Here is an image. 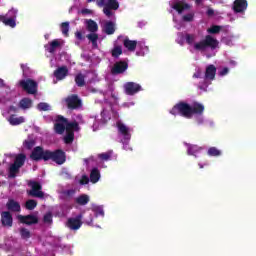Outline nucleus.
Here are the masks:
<instances>
[{
    "mask_svg": "<svg viewBox=\"0 0 256 256\" xmlns=\"http://www.w3.org/2000/svg\"><path fill=\"white\" fill-rule=\"evenodd\" d=\"M188 43L190 51L192 53H195L196 51H199L200 53H205L207 49H217L219 47V41L215 39L211 35H207L205 39L201 40V37L199 35H193V34H188L186 36H183V34H179L177 38V43L180 45H183L185 42Z\"/></svg>",
    "mask_w": 256,
    "mask_h": 256,
    "instance_id": "f257e3e1",
    "label": "nucleus"
},
{
    "mask_svg": "<svg viewBox=\"0 0 256 256\" xmlns=\"http://www.w3.org/2000/svg\"><path fill=\"white\" fill-rule=\"evenodd\" d=\"M56 133L60 135L66 129V136L64 137L65 143H73L75 135L73 131H79V124L77 122L68 123L63 116H58L56 119V124L54 125Z\"/></svg>",
    "mask_w": 256,
    "mask_h": 256,
    "instance_id": "f03ea898",
    "label": "nucleus"
},
{
    "mask_svg": "<svg viewBox=\"0 0 256 256\" xmlns=\"http://www.w3.org/2000/svg\"><path fill=\"white\" fill-rule=\"evenodd\" d=\"M203 111H205L203 104L194 103L191 107L189 104L179 103L172 108L170 113L171 115H182L183 117L190 119V117H193L194 113L196 115H201Z\"/></svg>",
    "mask_w": 256,
    "mask_h": 256,
    "instance_id": "7ed1b4c3",
    "label": "nucleus"
},
{
    "mask_svg": "<svg viewBox=\"0 0 256 256\" xmlns=\"http://www.w3.org/2000/svg\"><path fill=\"white\" fill-rule=\"evenodd\" d=\"M97 5L98 7H104L103 13L106 17H113L115 15L113 11L119 9V2L117 0H102Z\"/></svg>",
    "mask_w": 256,
    "mask_h": 256,
    "instance_id": "20e7f679",
    "label": "nucleus"
},
{
    "mask_svg": "<svg viewBox=\"0 0 256 256\" xmlns=\"http://www.w3.org/2000/svg\"><path fill=\"white\" fill-rule=\"evenodd\" d=\"M116 126H117V129H118V133L121 137V141L124 145V149H126V151H127V150H129V148H127V143L131 139V128L127 127L121 121H118Z\"/></svg>",
    "mask_w": 256,
    "mask_h": 256,
    "instance_id": "39448f33",
    "label": "nucleus"
},
{
    "mask_svg": "<svg viewBox=\"0 0 256 256\" xmlns=\"http://www.w3.org/2000/svg\"><path fill=\"white\" fill-rule=\"evenodd\" d=\"M49 159H52L58 165H63L65 163V153L61 150H57L56 152L48 151L45 153L44 161H49Z\"/></svg>",
    "mask_w": 256,
    "mask_h": 256,
    "instance_id": "423d86ee",
    "label": "nucleus"
},
{
    "mask_svg": "<svg viewBox=\"0 0 256 256\" xmlns=\"http://www.w3.org/2000/svg\"><path fill=\"white\" fill-rule=\"evenodd\" d=\"M169 4L170 7L174 9V11H177L179 15L187 13V11L191 9V6L183 0H171Z\"/></svg>",
    "mask_w": 256,
    "mask_h": 256,
    "instance_id": "0eeeda50",
    "label": "nucleus"
},
{
    "mask_svg": "<svg viewBox=\"0 0 256 256\" xmlns=\"http://www.w3.org/2000/svg\"><path fill=\"white\" fill-rule=\"evenodd\" d=\"M25 163V155L19 154L16 156L14 163L10 166V174L9 177H15L17 173H19V169L23 167Z\"/></svg>",
    "mask_w": 256,
    "mask_h": 256,
    "instance_id": "6e6552de",
    "label": "nucleus"
},
{
    "mask_svg": "<svg viewBox=\"0 0 256 256\" xmlns=\"http://www.w3.org/2000/svg\"><path fill=\"white\" fill-rule=\"evenodd\" d=\"M15 19H17V10L11 9L5 16H0V21L8 27H16Z\"/></svg>",
    "mask_w": 256,
    "mask_h": 256,
    "instance_id": "1a4fd4ad",
    "label": "nucleus"
},
{
    "mask_svg": "<svg viewBox=\"0 0 256 256\" xmlns=\"http://www.w3.org/2000/svg\"><path fill=\"white\" fill-rule=\"evenodd\" d=\"M11 97V89L5 85L3 79H0V103H7V101H11Z\"/></svg>",
    "mask_w": 256,
    "mask_h": 256,
    "instance_id": "9d476101",
    "label": "nucleus"
},
{
    "mask_svg": "<svg viewBox=\"0 0 256 256\" xmlns=\"http://www.w3.org/2000/svg\"><path fill=\"white\" fill-rule=\"evenodd\" d=\"M20 87L30 95H35V93H37V82L31 79L20 81Z\"/></svg>",
    "mask_w": 256,
    "mask_h": 256,
    "instance_id": "9b49d317",
    "label": "nucleus"
},
{
    "mask_svg": "<svg viewBox=\"0 0 256 256\" xmlns=\"http://www.w3.org/2000/svg\"><path fill=\"white\" fill-rule=\"evenodd\" d=\"M81 219H83V215L81 214L76 217L69 218L66 224L67 228L71 229L72 231H77L78 229H81V225H83Z\"/></svg>",
    "mask_w": 256,
    "mask_h": 256,
    "instance_id": "f8f14e48",
    "label": "nucleus"
},
{
    "mask_svg": "<svg viewBox=\"0 0 256 256\" xmlns=\"http://www.w3.org/2000/svg\"><path fill=\"white\" fill-rule=\"evenodd\" d=\"M126 95H135L141 91V85L135 82H128L124 85Z\"/></svg>",
    "mask_w": 256,
    "mask_h": 256,
    "instance_id": "ddd939ff",
    "label": "nucleus"
},
{
    "mask_svg": "<svg viewBox=\"0 0 256 256\" xmlns=\"http://www.w3.org/2000/svg\"><path fill=\"white\" fill-rule=\"evenodd\" d=\"M31 190L29 191V195L32 197L43 198V191H41V184L37 182H30Z\"/></svg>",
    "mask_w": 256,
    "mask_h": 256,
    "instance_id": "4468645a",
    "label": "nucleus"
},
{
    "mask_svg": "<svg viewBox=\"0 0 256 256\" xmlns=\"http://www.w3.org/2000/svg\"><path fill=\"white\" fill-rule=\"evenodd\" d=\"M46 153H49V151H47V150L43 151V148L38 146V147L34 148L30 157H31V159H33V161H40V159L45 160Z\"/></svg>",
    "mask_w": 256,
    "mask_h": 256,
    "instance_id": "2eb2a0df",
    "label": "nucleus"
},
{
    "mask_svg": "<svg viewBox=\"0 0 256 256\" xmlns=\"http://www.w3.org/2000/svg\"><path fill=\"white\" fill-rule=\"evenodd\" d=\"M17 219L20 221V223H25V225H34V223H37V221H39L37 216H33V215H28V216L18 215Z\"/></svg>",
    "mask_w": 256,
    "mask_h": 256,
    "instance_id": "dca6fc26",
    "label": "nucleus"
},
{
    "mask_svg": "<svg viewBox=\"0 0 256 256\" xmlns=\"http://www.w3.org/2000/svg\"><path fill=\"white\" fill-rule=\"evenodd\" d=\"M66 104L69 109H77L81 107V100L77 96H70L66 99Z\"/></svg>",
    "mask_w": 256,
    "mask_h": 256,
    "instance_id": "f3484780",
    "label": "nucleus"
},
{
    "mask_svg": "<svg viewBox=\"0 0 256 256\" xmlns=\"http://www.w3.org/2000/svg\"><path fill=\"white\" fill-rule=\"evenodd\" d=\"M127 63L126 62H118L114 64V67L112 68V73L114 75H118L119 73H124V71H127Z\"/></svg>",
    "mask_w": 256,
    "mask_h": 256,
    "instance_id": "a211bd4d",
    "label": "nucleus"
},
{
    "mask_svg": "<svg viewBox=\"0 0 256 256\" xmlns=\"http://www.w3.org/2000/svg\"><path fill=\"white\" fill-rule=\"evenodd\" d=\"M233 9L236 13H243L247 9V0H236Z\"/></svg>",
    "mask_w": 256,
    "mask_h": 256,
    "instance_id": "6ab92c4d",
    "label": "nucleus"
},
{
    "mask_svg": "<svg viewBox=\"0 0 256 256\" xmlns=\"http://www.w3.org/2000/svg\"><path fill=\"white\" fill-rule=\"evenodd\" d=\"M63 40L61 39H56L53 40L50 44L46 45V51H49V53H53L54 51H56L57 49H59V47L61 45H63Z\"/></svg>",
    "mask_w": 256,
    "mask_h": 256,
    "instance_id": "aec40b11",
    "label": "nucleus"
},
{
    "mask_svg": "<svg viewBox=\"0 0 256 256\" xmlns=\"http://www.w3.org/2000/svg\"><path fill=\"white\" fill-rule=\"evenodd\" d=\"M1 221H2V225H4V227H11L13 225V217H11V213L2 212Z\"/></svg>",
    "mask_w": 256,
    "mask_h": 256,
    "instance_id": "412c9836",
    "label": "nucleus"
},
{
    "mask_svg": "<svg viewBox=\"0 0 256 256\" xmlns=\"http://www.w3.org/2000/svg\"><path fill=\"white\" fill-rule=\"evenodd\" d=\"M67 73H69L67 67H60L54 72V77L57 79V81H62V79L67 77Z\"/></svg>",
    "mask_w": 256,
    "mask_h": 256,
    "instance_id": "4be33fe9",
    "label": "nucleus"
},
{
    "mask_svg": "<svg viewBox=\"0 0 256 256\" xmlns=\"http://www.w3.org/2000/svg\"><path fill=\"white\" fill-rule=\"evenodd\" d=\"M7 121L10 123V125H21L22 123H25V117L23 116H17V115H11L7 118Z\"/></svg>",
    "mask_w": 256,
    "mask_h": 256,
    "instance_id": "5701e85b",
    "label": "nucleus"
},
{
    "mask_svg": "<svg viewBox=\"0 0 256 256\" xmlns=\"http://www.w3.org/2000/svg\"><path fill=\"white\" fill-rule=\"evenodd\" d=\"M103 29L107 35H113L115 33V23L107 21L103 24Z\"/></svg>",
    "mask_w": 256,
    "mask_h": 256,
    "instance_id": "b1692460",
    "label": "nucleus"
},
{
    "mask_svg": "<svg viewBox=\"0 0 256 256\" xmlns=\"http://www.w3.org/2000/svg\"><path fill=\"white\" fill-rule=\"evenodd\" d=\"M216 71H217V69L215 68V66H213V65L208 66L206 68V74H205L206 79L213 81L215 79Z\"/></svg>",
    "mask_w": 256,
    "mask_h": 256,
    "instance_id": "393cba45",
    "label": "nucleus"
},
{
    "mask_svg": "<svg viewBox=\"0 0 256 256\" xmlns=\"http://www.w3.org/2000/svg\"><path fill=\"white\" fill-rule=\"evenodd\" d=\"M7 209L9 211L19 212L21 211V205H19L15 200H9L7 202Z\"/></svg>",
    "mask_w": 256,
    "mask_h": 256,
    "instance_id": "a878e982",
    "label": "nucleus"
},
{
    "mask_svg": "<svg viewBox=\"0 0 256 256\" xmlns=\"http://www.w3.org/2000/svg\"><path fill=\"white\" fill-rule=\"evenodd\" d=\"M19 107L20 109H31L33 107V100L29 98H23L19 102Z\"/></svg>",
    "mask_w": 256,
    "mask_h": 256,
    "instance_id": "bb28decb",
    "label": "nucleus"
},
{
    "mask_svg": "<svg viewBox=\"0 0 256 256\" xmlns=\"http://www.w3.org/2000/svg\"><path fill=\"white\" fill-rule=\"evenodd\" d=\"M138 50L136 52V55L140 56V57H143L146 53H149V47L145 46V42H140L138 45H137Z\"/></svg>",
    "mask_w": 256,
    "mask_h": 256,
    "instance_id": "cd10ccee",
    "label": "nucleus"
},
{
    "mask_svg": "<svg viewBox=\"0 0 256 256\" xmlns=\"http://www.w3.org/2000/svg\"><path fill=\"white\" fill-rule=\"evenodd\" d=\"M75 201L78 205H87V203H89V201H90V198H89V195L82 194V195L76 197Z\"/></svg>",
    "mask_w": 256,
    "mask_h": 256,
    "instance_id": "c85d7f7f",
    "label": "nucleus"
},
{
    "mask_svg": "<svg viewBox=\"0 0 256 256\" xmlns=\"http://www.w3.org/2000/svg\"><path fill=\"white\" fill-rule=\"evenodd\" d=\"M92 211L93 213H95V217H105V211L103 210V206L92 204Z\"/></svg>",
    "mask_w": 256,
    "mask_h": 256,
    "instance_id": "c756f323",
    "label": "nucleus"
},
{
    "mask_svg": "<svg viewBox=\"0 0 256 256\" xmlns=\"http://www.w3.org/2000/svg\"><path fill=\"white\" fill-rule=\"evenodd\" d=\"M86 27H87L88 31H90L91 33H95L99 29L97 22H95L93 20H87Z\"/></svg>",
    "mask_w": 256,
    "mask_h": 256,
    "instance_id": "7c9ffc66",
    "label": "nucleus"
},
{
    "mask_svg": "<svg viewBox=\"0 0 256 256\" xmlns=\"http://www.w3.org/2000/svg\"><path fill=\"white\" fill-rule=\"evenodd\" d=\"M124 47L128 49V51H135V48L137 47V42L129 39L124 40Z\"/></svg>",
    "mask_w": 256,
    "mask_h": 256,
    "instance_id": "2f4dec72",
    "label": "nucleus"
},
{
    "mask_svg": "<svg viewBox=\"0 0 256 256\" xmlns=\"http://www.w3.org/2000/svg\"><path fill=\"white\" fill-rule=\"evenodd\" d=\"M99 179H101V174L99 173V170L93 169L90 174L91 183H97Z\"/></svg>",
    "mask_w": 256,
    "mask_h": 256,
    "instance_id": "473e14b6",
    "label": "nucleus"
},
{
    "mask_svg": "<svg viewBox=\"0 0 256 256\" xmlns=\"http://www.w3.org/2000/svg\"><path fill=\"white\" fill-rule=\"evenodd\" d=\"M23 147H24V149H32V147H35V140L31 137H28L23 142Z\"/></svg>",
    "mask_w": 256,
    "mask_h": 256,
    "instance_id": "72a5a7b5",
    "label": "nucleus"
},
{
    "mask_svg": "<svg viewBox=\"0 0 256 256\" xmlns=\"http://www.w3.org/2000/svg\"><path fill=\"white\" fill-rule=\"evenodd\" d=\"M38 111H51V105L45 102H41L37 105Z\"/></svg>",
    "mask_w": 256,
    "mask_h": 256,
    "instance_id": "f704fd0d",
    "label": "nucleus"
},
{
    "mask_svg": "<svg viewBox=\"0 0 256 256\" xmlns=\"http://www.w3.org/2000/svg\"><path fill=\"white\" fill-rule=\"evenodd\" d=\"M208 155H210V157H219L221 151L215 147H211L208 149Z\"/></svg>",
    "mask_w": 256,
    "mask_h": 256,
    "instance_id": "c9c22d12",
    "label": "nucleus"
},
{
    "mask_svg": "<svg viewBox=\"0 0 256 256\" xmlns=\"http://www.w3.org/2000/svg\"><path fill=\"white\" fill-rule=\"evenodd\" d=\"M75 82L78 87H83V85H85V76H83V74H78L75 78Z\"/></svg>",
    "mask_w": 256,
    "mask_h": 256,
    "instance_id": "e433bc0d",
    "label": "nucleus"
},
{
    "mask_svg": "<svg viewBox=\"0 0 256 256\" xmlns=\"http://www.w3.org/2000/svg\"><path fill=\"white\" fill-rule=\"evenodd\" d=\"M112 154H113V152H111V151L99 154L98 159L100 161H109V159H111Z\"/></svg>",
    "mask_w": 256,
    "mask_h": 256,
    "instance_id": "4c0bfd02",
    "label": "nucleus"
},
{
    "mask_svg": "<svg viewBox=\"0 0 256 256\" xmlns=\"http://www.w3.org/2000/svg\"><path fill=\"white\" fill-rule=\"evenodd\" d=\"M87 38L89 41L92 42L94 47H97V39H99V36L95 32H92V34L87 35Z\"/></svg>",
    "mask_w": 256,
    "mask_h": 256,
    "instance_id": "58836bf2",
    "label": "nucleus"
},
{
    "mask_svg": "<svg viewBox=\"0 0 256 256\" xmlns=\"http://www.w3.org/2000/svg\"><path fill=\"white\" fill-rule=\"evenodd\" d=\"M194 17H195V13H193V11H189L186 15L182 17V21L191 22L193 21Z\"/></svg>",
    "mask_w": 256,
    "mask_h": 256,
    "instance_id": "ea45409f",
    "label": "nucleus"
},
{
    "mask_svg": "<svg viewBox=\"0 0 256 256\" xmlns=\"http://www.w3.org/2000/svg\"><path fill=\"white\" fill-rule=\"evenodd\" d=\"M102 119H111V106L108 109H104L101 113Z\"/></svg>",
    "mask_w": 256,
    "mask_h": 256,
    "instance_id": "a19ab883",
    "label": "nucleus"
},
{
    "mask_svg": "<svg viewBox=\"0 0 256 256\" xmlns=\"http://www.w3.org/2000/svg\"><path fill=\"white\" fill-rule=\"evenodd\" d=\"M37 207V201L35 200H28L26 202V209H29L30 211Z\"/></svg>",
    "mask_w": 256,
    "mask_h": 256,
    "instance_id": "79ce46f5",
    "label": "nucleus"
},
{
    "mask_svg": "<svg viewBox=\"0 0 256 256\" xmlns=\"http://www.w3.org/2000/svg\"><path fill=\"white\" fill-rule=\"evenodd\" d=\"M201 148H199L196 145L193 146H188V155H195V153H197V151H200Z\"/></svg>",
    "mask_w": 256,
    "mask_h": 256,
    "instance_id": "37998d69",
    "label": "nucleus"
},
{
    "mask_svg": "<svg viewBox=\"0 0 256 256\" xmlns=\"http://www.w3.org/2000/svg\"><path fill=\"white\" fill-rule=\"evenodd\" d=\"M121 53H123L121 46H116L112 50V57H118L119 55H121Z\"/></svg>",
    "mask_w": 256,
    "mask_h": 256,
    "instance_id": "c03bdc74",
    "label": "nucleus"
},
{
    "mask_svg": "<svg viewBox=\"0 0 256 256\" xmlns=\"http://www.w3.org/2000/svg\"><path fill=\"white\" fill-rule=\"evenodd\" d=\"M61 31H62L63 35H66V37H67V35L69 33V24H68V22H64V23L61 24Z\"/></svg>",
    "mask_w": 256,
    "mask_h": 256,
    "instance_id": "a18cd8bd",
    "label": "nucleus"
},
{
    "mask_svg": "<svg viewBox=\"0 0 256 256\" xmlns=\"http://www.w3.org/2000/svg\"><path fill=\"white\" fill-rule=\"evenodd\" d=\"M233 41H235V39L231 36H227L222 39V43H225V45H233Z\"/></svg>",
    "mask_w": 256,
    "mask_h": 256,
    "instance_id": "49530a36",
    "label": "nucleus"
},
{
    "mask_svg": "<svg viewBox=\"0 0 256 256\" xmlns=\"http://www.w3.org/2000/svg\"><path fill=\"white\" fill-rule=\"evenodd\" d=\"M208 33H219L221 31V26H212L210 28L207 29Z\"/></svg>",
    "mask_w": 256,
    "mask_h": 256,
    "instance_id": "de8ad7c7",
    "label": "nucleus"
},
{
    "mask_svg": "<svg viewBox=\"0 0 256 256\" xmlns=\"http://www.w3.org/2000/svg\"><path fill=\"white\" fill-rule=\"evenodd\" d=\"M21 235L24 239H29V237H30V233L27 229H22L21 230Z\"/></svg>",
    "mask_w": 256,
    "mask_h": 256,
    "instance_id": "09e8293b",
    "label": "nucleus"
},
{
    "mask_svg": "<svg viewBox=\"0 0 256 256\" xmlns=\"http://www.w3.org/2000/svg\"><path fill=\"white\" fill-rule=\"evenodd\" d=\"M53 219V216L51 215V213H48L44 216V223H51Z\"/></svg>",
    "mask_w": 256,
    "mask_h": 256,
    "instance_id": "8fccbe9b",
    "label": "nucleus"
},
{
    "mask_svg": "<svg viewBox=\"0 0 256 256\" xmlns=\"http://www.w3.org/2000/svg\"><path fill=\"white\" fill-rule=\"evenodd\" d=\"M80 185H87L89 183V178L87 176H82V178L79 180Z\"/></svg>",
    "mask_w": 256,
    "mask_h": 256,
    "instance_id": "3c124183",
    "label": "nucleus"
},
{
    "mask_svg": "<svg viewBox=\"0 0 256 256\" xmlns=\"http://www.w3.org/2000/svg\"><path fill=\"white\" fill-rule=\"evenodd\" d=\"M81 13L82 15H93V10L85 8L81 10Z\"/></svg>",
    "mask_w": 256,
    "mask_h": 256,
    "instance_id": "603ef678",
    "label": "nucleus"
},
{
    "mask_svg": "<svg viewBox=\"0 0 256 256\" xmlns=\"http://www.w3.org/2000/svg\"><path fill=\"white\" fill-rule=\"evenodd\" d=\"M227 73H229V69L228 68H223V70L219 72V75L221 77H224V75H227Z\"/></svg>",
    "mask_w": 256,
    "mask_h": 256,
    "instance_id": "864d4df0",
    "label": "nucleus"
},
{
    "mask_svg": "<svg viewBox=\"0 0 256 256\" xmlns=\"http://www.w3.org/2000/svg\"><path fill=\"white\" fill-rule=\"evenodd\" d=\"M22 70L24 75H29L28 71H29V67H27V65H22Z\"/></svg>",
    "mask_w": 256,
    "mask_h": 256,
    "instance_id": "5fc2aeb1",
    "label": "nucleus"
},
{
    "mask_svg": "<svg viewBox=\"0 0 256 256\" xmlns=\"http://www.w3.org/2000/svg\"><path fill=\"white\" fill-rule=\"evenodd\" d=\"M8 113H17V107L10 106L9 109H8Z\"/></svg>",
    "mask_w": 256,
    "mask_h": 256,
    "instance_id": "6e6d98bb",
    "label": "nucleus"
},
{
    "mask_svg": "<svg viewBox=\"0 0 256 256\" xmlns=\"http://www.w3.org/2000/svg\"><path fill=\"white\" fill-rule=\"evenodd\" d=\"M86 77H90L89 81H93L95 79V73L91 72L86 75Z\"/></svg>",
    "mask_w": 256,
    "mask_h": 256,
    "instance_id": "4d7b16f0",
    "label": "nucleus"
},
{
    "mask_svg": "<svg viewBox=\"0 0 256 256\" xmlns=\"http://www.w3.org/2000/svg\"><path fill=\"white\" fill-rule=\"evenodd\" d=\"M75 35H76V38L79 39L80 41L81 39H83V34L80 31L76 32Z\"/></svg>",
    "mask_w": 256,
    "mask_h": 256,
    "instance_id": "13d9d810",
    "label": "nucleus"
},
{
    "mask_svg": "<svg viewBox=\"0 0 256 256\" xmlns=\"http://www.w3.org/2000/svg\"><path fill=\"white\" fill-rule=\"evenodd\" d=\"M193 77H195L196 79H199V77H201V70H197L196 73H194Z\"/></svg>",
    "mask_w": 256,
    "mask_h": 256,
    "instance_id": "bf43d9fd",
    "label": "nucleus"
},
{
    "mask_svg": "<svg viewBox=\"0 0 256 256\" xmlns=\"http://www.w3.org/2000/svg\"><path fill=\"white\" fill-rule=\"evenodd\" d=\"M132 105H135V103H133V102H127V103H124V104H123L124 107H131Z\"/></svg>",
    "mask_w": 256,
    "mask_h": 256,
    "instance_id": "052dcab7",
    "label": "nucleus"
},
{
    "mask_svg": "<svg viewBox=\"0 0 256 256\" xmlns=\"http://www.w3.org/2000/svg\"><path fill=\"white\" fill-rule=\"evenodd\" d=\"M93 161H95V159L93 157H91L88 160H86L87 163H93Z\"/></svg>",
    "mask_w": 256,
    "mask_h": 256,
    "instance_id": "680f3d73",
    "label": "nucleus"
},
{
    "mask_svg": "<svg viewBox=\"0 0 256 256\" xmlns=\"http://www.w3.org/2000/svg\"><path fill=\"white\" fill-rule=\"evenodd\" d=\"M97 129H99V127L96 124H94L93 125V131H97Z\"/></svg>",
    "mask_w": 256,
    "mask_h": 256,
    "instance_id": "e2e57ef3",
    "label": "nucleus"
},
{
    "mask_svg": "<svg viewBox=\"0 0 256 256\" xmlns=\"http://www.w3.org/2000/svg\"><path fill=\"white\" fill-rule=\"evenodd\" d=\"M175 27H176L177 29H181V24H176Z\"/></svg>",
    "mask_w": 256,
    "mask_h": 256,
    "instance_id": "0e129e2a",
    "label": "nucleus"
},
{
    "mask_svg": "<svg viewBox=\"0 0 256 256\" xmlns=\"http://www.w3.org/2000/svg\"><path fill=\"white\" fill-rule=\"evenodd\" d=\"M208 15H213V10H208Z\"/></svg>",
    "mask_w": 256,
    "mask_h": 256,
    "instance_id": "69168bd1",
    "label": "nucleus"
},
{
    "mask_svg": "<svg viewBox=\"0 0 256 256\" xmlns=\"http://www.w3.org/2000/svg\"><path fill=\"white\" fill-rule=\"evenodd\" d=\"M173 21H174L175 23H177V18L174 17V18H173Z\"/></svg>",
    "mask_w": 256,
    "mask_h": 256,
    "instance_id": "338daca9",
    "label": "nucleus"
},
{
    "mask_svg": "<svg viewBox=\"0 0 256 256\" xmlns=\"http://www.w3.org/2000/svg\"><path fill=\"white\" fill-rule=\"evenodd\" d=\"M196 3H200L201 2V0H194Z\"/></svg>",
    "mask_w": 256,
    "mask_h": 256,
    "instance_id": "774afa93",
    "label": "nucleus"
}]
</instances>
